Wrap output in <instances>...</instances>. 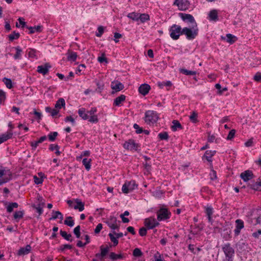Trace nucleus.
Here are the masks:
<instances>
[{
  "mask_svg": "<svg viewBox=\"0 0 261 261\" xmlns=\"http://www.w3.org/2000/svg\"><path fill=\"white\" fill-rule=\"evenodd\" d=\"M182 34L186 36V38L188 40L194 39L198 35V29L197 25H193L190 28L185 27L182 29Z\"/></svg>",
  "mask_w": 261,
  "mask_h": 261,
  "instance_id": "nucleus-1",
  "label": "nucleus"
},
{
  "mask_svg": "<svg viewBox=\"0 0 261 261\" xmlns=\"http://www.w3.org/2000/svg\"><path fill=\"white\" fill-rule=\"evenodd\" d=\"M222 249L225 254V258L223 261H233L234 255V250L231 246L230 244H225Z\"/></svg>",
  "mask_w": 261,
  "mask_h": 261,
  "instance_id": "nucleus-2",
  "label": "nucleus"
},
{
  "mask_svg": "<svg viewBox=\"0 0 261 261\" xmlns=\"http://www.w3.org/2000/svg\"><path fill=\"white\" fill-rule=\"evenodd\" d=\"M159 118L158 114L154 111L148 110L145 113V122L148 124H154Z\"/></svg>",
  "mask_w": 261,
  "mask_h": 261,
  "instance_id": "nucleus-3",
  "label": "nucleus"
},
{
  "mask_svg": "<svg viewBox=\"0 0 261 261\" xmlns=\"http://www.w3.org/2000/svg\"><path fill=\"white\" fill-rule=\"evenodd\" d=\"M12 179V173L9 169L2 168L0 169V186L8 182Z\"/></svg>",
  "mask_w": 261,
  "mask_h": 261,
  "instance_id": "nucleus-4",
  "label": "nucleus"
},
{
  "mask_svg": "<svg viewBox=\"0 0 261 261\" xmlns=\"http://www.w3.org/2000/svg\"><path fill=\"white\" fill-rule=\"evenodd\" d=\"M182 29L180 25L174 24L169 29L170 36L173 40L179 39L180 35H182Z\"/></svg>",
  "mask_w": 261,
  "mask_h": 261,
  "instance_id": "nucleus-5",
  "label": "nucleus"
},
{
  "mask_svg": "<svg viewBox=\"0 0 261 261\" xmlns=\"http://www.w3.org/2000/svg\"><path fill=\"white\" fill-rule=\"evenodd\" d=\"M156 213L157 219L160 221L169 219L171 215V212L167 208L164 207L160 208Z\"/></svg>",
  "mask_w": 261,
  "mask_h": 261,
  "instance_id": "nucleus-6",
  "label": "nucleus"
},
{
  "mask_svg": "<svg viewBox=\"0 0 261 261\" xmlns=\"http://www.w3.org/2000/svg\"><path fill=\"white\" fill-rule=\"evenodd\" d=\"M137 186L135 180L126 181L122 186V191L123 193L127 194L137 188Z\"/></svg>",
  "mask_w": 261,
  "mask_h": 261,
  "instance_id": "nucleus-7",
  "label": "nucleus"
},
{
  "mask_svg": "<svg viewBox=\"0 0 261 261\" xmlns=\"http://www.w3.org/2000/svg\"><path fill=\"white\" fill-rule=\"evenodd\" d=\"M144 224L147 229H152L154 227L158 226L160 225V223L154 217H150L145 219Z\"/></svg>",
  "mask_w": 261,
  "mask_h": 261,
  "instance_id": "nucleus-8",
  "label": "nucleus"
},
{
  "mask_svg": "<svg viewBox=\"0 0 261 261\" xmlns=\"http://www.w3.org/2000/svg\"><path fill=\"white\" fill-rule=\"evenodd\" d=\"M174 5H176L181 11H185L188 9L190 3L188 0H175Z\"/></svg>",
  "mask_w": 261,
  "mask_h": 261,
  "instance_id": "nucleus-9",
  "label": "nucleus"
},
{
  "mask_svg": "<svg viewBox=\"0 0 261 261\" xmlns=\"http://www.w3.org/2000/svg\"><path fill=\"white\" fill-rule=\"evenodd\" d=\"M117 218L114 216H110L107 218L105 223L112 229H118L119 226L117 224Z\"/></svg>",
  "mask_w": 261,
  "mask_h": 261,
  "instance_id": "nucleus-10",
  "label": "nucleus"
},
{
  "mask_svg": "<svg viewBox=\"0 0 261 261\" xmlns=\"http://www.w3.org/2000/svg\"><path fill=\"white\" fill-rule=\"evenodd\" d=\"M123 147L126 149L137 150L139 147L138 144L135 143L133 139H129L126 141L123 145Z\"/></svg>",
  "mask_w": 261,
  "mask_h": 261,
  "instance_id": "nucleus-11",
  "label": "nucleus"
},
{
  "mask_svg": "<svg viewBox=\"0 0 261 261\" xmlns=\"http://www.w3.org/2000/svg\"><path fill=\"white\" fill-rule=\"evenodd\" d=\"M179 16L184 21H187L191 23V25H197V23L195 20L194 17L190 14H186L179 13Z\"/></svg>",
  "mask_w": 261,
  "mask_h": 261,
  "instance_id": "nucleus-12",
  "label": "nucleus"
},
{
  "mask_svg": "<svg viewBox=\"0 0 261 261\" xmlns=\"http://www.w3.org/2000/svg\"><path fill=\"white\" fill-rule=\"evenodd\" d=\"M221 231L224 232L223 237L226 240H228L231 238V229L228 224H226L223 225L221 228Z\"/></svg>",
  "mask_w": 261,
  "mask_h": 261,
  "instance_id": "nucleus-13",
  "label": "nucleus"
},
{
  "mask_svg": "<svg viewBox=\"0 0 261 261\" xmlns=\"http://www.w3.org/2000/svg\"><path fill=\"white\" fill-rule=\"evenodd\" d=\"M111 88L114 91H112V93L114 94L115 92H118L123 90L124 88V85L118 81H115L111 83Z\"/></svg>",
  "mask_w": 261,
  "mask_h": 261,
  "instance_id": "nucleus-14",
  "label": "nucleus"
},
{
  "mask_svg": "<svg viewBox=\"0 0 261 261\" xmlns=\"http://www.w3.org/2000/svg\"><path fill=\"white\" fill-rule=\"evenodd\" d=\"M236 228L234 230L235 236H238L240 234L241 230L244 227V221L241 219H237L235 221Z\"/></svg>",
  "mask_w": 261,
  "mask_h": 261,
  "instance_id": "nucleus-15",
  "label": "nucleus"
},
{
  "mask_svg": "<svg viewBox=\"0 0 261 261\" xmlns=\"http://www.w3.org/2000/svg\"><path fill=\"white\" fill-rule=\"evenodd\" d=\"M254 176L252 171L249 170H246L240 174L241 178L246 182L252 179Z\"/></svg>",
  "mask_w": 261,
  "mask_h": 261,
  "instance_id": "nucleus-16",
  "label": "nucleus"
},
{
  "mask_svg": "<svg viewBox=\"0 0 261 261\" xmlns=\"http://www.w3.org/2000/svg\"><path fill=\"white\" fill-rule=\"evenodd\" d=\"M50 68H51V66L49 63H47L43 65L38 66L37 67V71L43 75H45L48 73Z\"/></svg>",
  "mask_w": 261,
  "mask_h": 261,
  "instance_id": "nucleus-17",
  "label": "nucleus"
},
{
  "mask_svg": "<svg viewBox=\"0 0 261 261\" xmlns=\"http://www.w3.org/2000/svg\"><path fill=\"white\" fill-rule=\"evenodd\" d=\"M150 86L147 84H143L139 87V92L140 93L145 96L147 94L150 90Z\"/></svg>",
  "mask_w": 261,
  "mask_h": 261,
  "instance_id": "nucleus-18",
  "label": "nucleus"
},
{
  "mask_svg": "<svg viewBox=\"0 0 261 261\" xmlns=\"http://www.w3.org/2000/svg\"><path fill=\"white\" fill-rule=\"evenodd\" d=\"M205 213L206 214V215L207 217L208 222L211 223H212L213 222V219L212 218V216L213 214L214 210L213 208L212 207V206L207 205L205 207Z\"/></svg>",
  "mask_w": 261,
  "mask_h": 261,
  "instance_id": "nucleus-19",
  "label": "nucleus"
},
{
  "mask_svg": "<svg viewBox=\"0 0 261 261\" xmlns=\"http://www.w3.org/2000/svg\"><path fill=\"white\" fill-rule=\"evenodd\" d=\"M13 136L12 130H8L6 134H4L0 136V144L6 141L9 139L12 138Z\"/></svg>",
  "mask_w": 261,
  "mask_h": 261,
  "instance_id": "nucleus-20",
  "label": "nucleus"
},
{
  "mask_svg": "<svg viewBox=\"0 0 261 261\" xmlns=\"http://www.w3.org/2000/svg\"><path fill=\"white\" fill-rule=\"evenodd\" d=\"M31 250V246L27 245L25 247H21L18 251L17 254L18 255H22L28 254Z\"/></svg>",
  "mask_w": 261,
  "mask_h": 261,
  "instance_id": "nucleus-21",
  "label": "nucleus"
},
{
  "mask_svg": "<svg viewBox=\"0 0 261 261\" xmlns=\"http://www.w3.org/2000/svg\"><path fill=\"white\" fill-rule=\"evenodd\" d=\"M26 28L29 30L30 32L29 34H33L35 32L40 33L42 31L43 27L42 25H37L35 27H28L27 26Z\"/></svg>",
  "mask_w": 261,
  "mask_h": 261,
  "instance_id": "nucleus-22",
  "label": "nucleus"
},
{
  "mask_svg": "<svg viewBox=\"0 0 261 261\" xmlns=\"http://www.w3.org/2000/svg\"><path fill=\"white\" fill-rule=\"evenodd\" d=\"M208 18L210 20L217 21L218 20V11L214 9L210 11Z\"/></svg>",
  "mask_w": 261,
  "mask_h": 261,
  "instance_id": "nucleus-23",
  "label": "nucleus"
},
{
  "mask_svg": "<svg viewBox=\"0 0 261 261\" xmlns=\"http://www.w3.org/2000/svg\"><path fill=\"white\" fill-rule=\"evenodd\" d=\"M216 153V151L215 150L212 151V150H206L205 152V153L203 156V158H205V159L208 162H212V158L213 156H214L215 153Z\"/></svg>",
  "mask_w": 261,
  "mask_h": 261,
  "instance_id": "nucleus-24",
  "label": "nucleus"
},
{
  "mask_svg": "<svg viewBox=\"0 0 261 261\" xmlns=\"http://www.w3.org/2000/svg\"><path fill=\"white\" fill-rule=\"evenodd\" d=\"M250 189L255 191H261V181L249 184L248 186Z\"/></svg>",
  "mask_w": 261,
  "mask_h": 261,
  "instance_id": "nucleus-25",
  "label": "nucleus"
},
{
  "mask_svg": "<svg viewBox=\"0 0 261 261\" xmlns=\"http://www.w3.org/2000/svg\"><path fill=\"white\" fill-rule=\"evenodd\" d=\"M125 98L126 96L124 95H120L114 99L113 105L115 106H120V104L125 101Z\"/></svg>",
  "mask_w": 261,
  "mask_h": 261,
  "instance_id": "nucleus-26",
  "label": "nucleus"
},
{
  "mask_svg": "<svg viewBox=\"0 0 261 261\" xmlns=\"http://www.w3.org/2000/svg\"><path fill=\"white\" fill-rule=\"evenodd\" d=\"M75 202L76 203L74 206L75 210H78L80 212H82L84 210V202H83L79 199H76Z\"/></svg>",
  "mask_w": 261,
  "mask_h": 261,
  "instance_id": "nucleus-27",
  "label": "nucleus"
},
{
  "mask_svg": "<svg viewBox=\"0 0 261 261\" xmlns=\"http://www.w3.org/2000/svg\"><path fill=\"white\" fill-rule=\"evenodd\" d=\"M78 114L80 117L84 120H87L89 118V116L86 112V109L82 108L79 109Z\"/></svg>",
  "mask_w": 261,
  "mask_h": 261,
  "instance_id": "nucleus-28",
  "label": "nucleus"
},
{
  "mask_svg": "<svg viewBox=\"0 0 261 261\" xmlns=\"http://www.w3.org/2000/svg\"><path fill=\"white\" fill-rule=\"evenodd\" d=\"M47 137L46 136H43L39 138V139L35 142H32L31 143V145L32 147V149H35L38 146V144L42 143L44 141L46 140Z\"/></svg>",
  "mask_w": 261,
  "mask_h": 261,
  "instance_id": "nucleus-29",
  "label": "nucleus"
},
{
  "mask_svg": "<svg viewBox=\"0 0 261 261\" xmlns=\"http://www.w3.org/2000/svg\"><path fill=\"white\" fill-rule=\"evenodd\" d=\"M7 204H8L6 207L7 211L9 213L12 212L14 208H17L18 207V204L17 202H6L5 205Z\"/></svg>",
  "mask_w": 261,
  "mask_h": 261,
  "instance_id": "nucleus-30",
  "label": "nucleus"
},
{
  "mask_svg": "<svg viewBox=\"0 0 261 261\" xmlns=\"http://www.w3.org/2000/svg\"><path fill=\"white\" fill-rule=\"evenodd\" d=\"M109 257L112 260L115 261L119 259L123 258L124 257V255L122 253L117 254L115 253L112 252L109 254Z\"/></svg>",
  "mask_w": 261,
  "mask_h": 261,
  "instance_id": "nucleus-31",
  "label": "nucleus"
},
{
  "mask_svg": "<svg viewBox=\"0 0 261 261\" xmlns=\"http://www.w3.org/2000/svg\"><path fill=\"white\" fill-rule=\"evenodd\" d=\"M67 60L68 61L74 62L76 60L77 55V54L75 52L68 50V53H67Z\"/></svg>",
  "mask_w": 261,
  "mask_h": 261,
  "instance_id": "nucleus-32",
  "label": "nucleus"
},
{
  "mask_svg": "<svg viewBox=\"0 0 261 261\" xmlns=\"http://www.w3.org/2000/svg\"><path fill=\"white\" fill-rule=\"evenodd\" d=\"M53 214H54V215L49 218L50 220H55L57 218H59L61 221L63 219V215L60 212L53 211Z\"/></svg>",
  "mask_w": 261,
  "mask_h": 261,
  "instance_id": "nucleus-33",
  "label": "nucleus"
},
{
  "mask_svg": "<svg viewBox=\"0 0 261 261\" xmlns=\"http://www.w3.org/2000/svg\"><path fill=\"white\" fill-rule=\"evenodd\" d=\"M65 106V101L64 99L63 98H60L57 101L55 107L58 110H59L61 109L62 107H64Z\"/></svg>",
  "mask_w": 261,
  "mask_h": 261,
  "instance_id": "nucleus-34",
  "label": "nucleus"
},
{
  "mask_svg": "<svg viewBox=\"0 0 261 261\" xmlns=\"http://www.w3.org/2000/svg\"><path fill=\"white\" fill-rule=\"evenodd\" d=\"M60 147L57 144H51L49 146V149L50 151H56L55 153L57 155H59L61 154V152L59 151Z\"/></svg>",
  "mask_w": 261,
  "mask_h": 261,
  "instance_id": "nucleus-35",
  "label": "nucleus"
},
{
  "mask_svg": "<svg viewBox=\"0 0 261 261\" xmlns=\"http://www.w3.org/2000/svg\"><path fill=\"white\" fill-rule=\"evenodd\" d=\"M91 159H88L87 158H84L82 161V163L87 171H89L91 168Z\"/></svg>",
  "mask_w": 261,
  "mask_h": 261,
  "instance_id": "nucleus-36",
  "label": "nucleus"
},
{
  "mask_svg": "<svg viewBox=\"0 0 261 261\" xmlns=\"http://www.w3.org/2000/svg\"><path fill=\"white\" fill-rule=\"evenodd\" d=\"M173 125L171 128L173 131H176L177 128L182 129V127L178 120H174L172 121Z\"/></svg>",
  "mask_w": 261,
  "mask_h": 261,
  "instance_id": "nucleus-37",
  "label": "nucleus"
},
{
  "mask_svg": "<svg viewBox=\"0 0 261 261\" xmlns=\"http://www.w3.org/2000/svg\"><path fill=\"white\" fill-rule=\"evenodd\" d=\"M139 20H140L141 22L144 23L145 21L149 20V15L146 13H139Z\"/></svg>",
  "mask_w": 261,
  "mask_h": 261,
  "instance_id": "nucleus-38",
  "label": "nucleus"
},
{
  "mask_svg": "<svg viewBox=\"0 0 261 261\" xmlns=\"http://www.w3.org/2000/svg\"><path fill=\"white\" fill-rule=\"evenodd\" d=\"M60 233L61 236L63 238H64L65 240H66L67 241H68L70 242L72 241V239H71V234H67V233L66 231H63L62 230H60Z\"/></svg>",
  "mask_w": 261,
  "mask_h": 261,
  "instance_id": "nucleus-39",
  "label": "nucleus"
},
{
  "mask_svg": "<svg viewBox=\"0 0 261 261\" xmlns=\"http://www.w3.org/2000/svg\"><path fill=\"white\" fill-rule=\"evenodd\" d=\"M226 37V41L230 44L233 43L237 40V37L231 34H227Z\"/></svg>",
  "mask_w": 261,
  "mask_h": 261,
  "instance_id": "nucleus-40",
  "label": "nucleus"
},
{
  "mask_svg": "<svg viewBox=\"0 0 261 261\" xmlns=\"http://www.w3.org/2000/svg\"><path fill=\"white\" fill-rule=\"evenodd\" d=\"M15 50H16V54L14 56V58L15 60L20 59L21 57V53L22 51V49L20 48L19 46H17L15 48Z\"/></svg>",
  "mask_w": 261,
  "mask_h": 261,
  "instance_id": "nucleus-41",
  "label": "nucleus"
},
{
  "mask_svg": "<svg viewBox=\"0 0 261 261\" xmlns=\"http://www.w3.org/2000/svg\"><path fill=\"white\" fill-rule=\"evenodd\" d=\"M64 223L68 226L72 227L74 224V222L72 220V217L69 216L66 218Z\"/></svg>",
  "mask_w": 261,
  "mask_h": 261,
  "instance_id": "nucleus-42",
  "label": "nucleus"
},
{
  "mask_svg": "<svg viewBox=\"0 0 261 261\" xmlns=\"http://www.w3.org/2000/svg\"><path fill=\"white\" fill-rule=\"evenodd\" d=\"M139 13L136 12H132L129 13L127 15V17L130 19H132L134 21H138L139 20Z\"/></svg>",
  "mask_w": 261,
  "mask_h": 261,
  "instance_id": "nucleus-43",
  "label": "nucleus"
},
{
  "mask_svg": "<svg viewBox=\"0 0 261 261\" xmlns=\"http://www.w3.org/2000/svg\"><path fill=\"white\" fill-rule=\"evenodd\" d=\"M19 36L20 34L19 33H16L15 31H14L8 36V38L10 41H13L14 39H18Z\"/></svg>",
  "mask_w": 261,
  "mask_h": 261,
  "instance_id": "nucleus-44",
  "label": "nucleus"
},
{
  "mask_svg": "<svg viewBox=\"0 0 261 261\" xmlns=\"http://www.w3.org/2000/svg\"><path fill=\"white\" fill-rule=\"evenodd\" d=\"M179 71L180 73L185 74V75H195L196 74V72L195 71H191L188 70L186 69L182 68L180 69Z\"/></svg>",
  "mask_w": 261,
  "mask_h": 261,
  "instance_id": "nucleus-45",
  "label": "nucleus"
},
{
  "mask_svg": "<svg viewBox=\"0 0 261 261\" xmlns=\"http://www.w3.org/2000/svg\"><path fill=\"white\" fill-rule=\"evenodd\" d=\"M158 137L161 140H168L169 137L167 132H164L159 134Z\"/></svg>",
  "mask_w": 261,
  "mask_h": 261,
  "instance_id": "nucleus-46",
  "label": "nucleus"
},
{
  "mask_svg": "<svg viewBox=\"0 0 261 261\" xmlns=\"http://www.w3.org/2000/svg\"><path fill=\"white\" fill-rule=\"evenodd\" d=\"M3 82L5 83L8 88L11 89L12 88V81L10 79L4 77L3 79Z\"/></svg>",
  "mask_w": 261,
  "mask_h": 261,
  "instance_id": "nucleus-47",
  "label": "nucleus"
},
{
  "mask_svg": "<svg viewBox=\"0 0 261 261\" xmlns=\"http://www.w3.org/2000/svg\"><path fill=\"white\" fill-rule=\"evenodd\" d=\"M109 249L110 248L108 246H107L106 247H103V246H101L100 247L101 255H103V256L105 257L106 255L107 254V253L109 252Z\"/></svg>",
  "mask_w": 261,
  "mask_h": 261,
  "instance_id": "nucleus-48",
  "label": "nucleus"
},
{
  "mask_svg": "<svg viewBox=\"0 0 261 261\" xmlns=\"http://www.w3.org/2000/svg\"><path fill=\"white\" fill-rule=\"evenodd\" d=\"M58 133L57 132L50 133L48 135L49 140L51 142L54 141L56 140V137L58 136Z\"/></svg>",
  "mask_w": 261,
  "mask_h": 261,
  "instance_id": "nucleus-49",
  "label": "nucleus"
},
{
  "mask_svg": "<svg viewBox=\"0 0 261 261\" xmlns=\"http://www.w3.org/2000/svg\"><path fill=\"white\" fill-rule=\"evenodd\" d=\"M23 211H17L14 214V218L15 220H19L23 217Z\"/></svg>",
  "mask_w": 261,
  "mask_h": 261,
  "instance_id": "nucleus-50",
  "label": "nucleus"
},
{
  "mask_svg": "<svg viewBox=\"0 0 261 261\" xmlns=\"http://www.w3.org/2000/svg\"><path fill=\"white\" fill-rule=\"evenodd\" d=\"M32 207L35 210H36L37 212L39 214V215H41L43 213V207L44 206H41L39 205H35L33 204Z\"/></svg>",
  "mask_w": 261,
  "mask_h": 261,
  "instance_id": "nucleus-51",
  "label": "nucleus"
},
{
  "mask_svg": "<svg viewBox=\"0 0 261 261\" xmlns=\"http://www.w3.org/2000/svg\"><path fill=\"white\" fill-rule=\"evenodd\" d=\"M28 51V56L29 58H36L37 50L33 48H29Z\"/></svg>",
  "mask_w": 261,
  "mask_h": 261,
  "instance_id": "nucleus-52",
  "label": "nucleus"
},
{
  "mask_svg": "<svg viewBox=\"0 0 261 261\" xmlns=\"http://www.w3.org/2000/svg\"><path fill=\"white\" fill-rule=\"evenodd\" d=\"M133 254L135 257H139L143 255V253L139 248H136L133 250Z\"/></svg>",
  "mask_w": 261,
  "mask_h": 261,
  "instance_id": "nucleus-53",
  "label": "nucleus"
},
{
  "mask_svg": "<svg viewBox=\"0 0 261 261\" xmlns=\"http://www.w3.org/2000/svg\"><path fill=\"white\" fill-rule=\"evenodd\" d=\"M6 99V93L0 89V104L4 103Z\"/></svg>",
  "mask_w": 261,
  "mask_h": 261,
  "instance_id": "nucleus-54",
  "label": "nucleus"
},
{
  "mask_svg": "<svg viewBox=\"0 0 261 261\" xmlns=\"http://www.w3.org/2000/svg\"><path fill=\"white\" fill-rule=\"evenodd\" d=\"M80 230H81V226L80 225L77 226L73 229V233L76 236V237L77 238H80L81 237Z\"/></svg>",
  "mask_w": 261,
  "mask_h": 261,
  "instance_id": "nucleus-55",
  "label": "nucleus"
},
{
  "mask_svg": "<svg viewBox=\"0 0 261 261\" xmlns=\"http://www.w3.org/2000/svg\"><path fill=\"white\" fill-rule=\"evenodd\" d=\"M109 236L110 238L111 241L113 243L114 246H115L117 245L118 244V241L117 239V238L116 237H115L114 235L111 233H110L109 234Z\"/></svg>",
  "mask_w": 261,
  "mask_h": 261,
  "instance_id": "nucleus-56",
  "label": "nucleus"
},
{
  "mask_svg": "<svg viewBox=\"0 0 261 261\" xmlns=\"http://www.w3.org/2000/svg\"><path fill=\"white\" fill-rule=\"evenodd\" d=\"M37 199L39 202V203L37 205H39L41 206H44L45 205V200L43 198V197L40 195L39 194H38L37 197Z\"/></svg>",
  "mask_w": 261,
  "mask_h": 261,
  "instance_id": "nucleus-57",
  "label": "nucleus"
},
{
  "mask_svg": "<svg viewBox=\"0 0 261 261\" xmlns=\"http://www.w3.org/2000/svg\"><path fill=\"white\" fill-rule=\"evenodd\" d=\"M197 114L195 112H193L192 114L190 116V119L191 122L196 123L198 120L197 119Z\"/></svg>",
  "mask_w": 261,
  "mask_h": 261,
  "instance_id": "nucleus-58",
  "label": "nucleus"
},
{
  "mask_svg": "<svg viewBox=\"0 0 261 261\" xmlns=\"http://www.w3.org/2000/svg\"><path fill=\"white\" fill-rule=\"evenodd\" d=\"M236 134V130L235 129H231L229 132V134L227 137V140H231L234 137Z\"/></svg>",
  "mask_w": 261,
  "mask_h": 261,
  "instance_id": "nucleus-59",
  "label": "nucleus"
},
{
  "mask_svg": "<svg viewBox=\"0 0 261 261\" xmlns=\"http://www.w3.org/2000/svg\"><path fill=\"white\" fill-rule=\"evenodd\" d=\"M134 128L136 129V133L138 134L143 133V129L140 127L139 125L135 123L133 126Z\"/></svg>",
  "mask_w": 261,
  "mask_h": 261,
  "instance_id": "nucleus-60",
  "label": "nucleus"
},
{
  "mask_svg": "<svg viewBox=\"0 0 261 261\" xmlns=\"http://www.w3.org/2000/svg\"><path fill=\"white\" fill-rule=\"evenodd\" d=\"M72 248V245H69V244H65V245H62L60 246L59 250L61 251H64L65 250V249H71Z\"/></svg>",
  "mask_w": 261,
  "mask_h": 261,
  "instance_id": "nucleus-61",
  "label": "nucleus"
},
{
  "mask_svg": "<svg viewBox=\"0 0 261 261\" xmlns=\"http://www.w3.org/2000/svg\"><path fill=\"white\" fill-rule=\"evenodd\" d=\"M98 32L96 33V36L98 37H100L104 32V29L102 26H99L98 27Z\"/></svg>",
  "mask_w": 261,
  "mask_h": 261,
  "instance_id": "nucleus-62",
  "label": "nucleus"
},
{
  "mask_svg": "<svg viewBox=\"0 0 261 261\" xmlns=\"http://www.w3.org/2000/svg\"><path fill=\"white\" fill-rule=\"evenodd\" d=\"M89 121L91 123H97L98 121V119L96 115L90 116Z\"/></svg>",
  "mask_w": 261,
  "mask_h": 261,
  "instance_id": "nucleus-63",
  "label": "nucleus"
},
{
  "mask_svg": "<svg viewBox=\"0 0 261 261\" xmlns=\"http://www.w3.org/2000/svg\"><path fill=\"white\" fill-rule=\"evenodd\" d=\"M64 120L66 122H68V121L71 122L72 125H74L75 124V120H74V118L71 116H67L65 118Z\"/></svg>",
  "mask_w": 261,
  "mask_h": 261,
  "instance_id": "nucleus-64",
  "label": "nucleus"
}]
</instances>
